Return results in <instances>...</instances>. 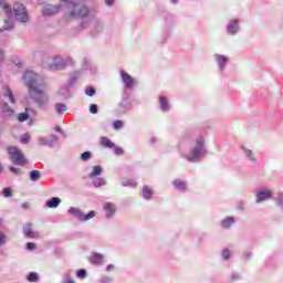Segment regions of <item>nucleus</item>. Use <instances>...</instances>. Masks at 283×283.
Here are the masks:
<instances>
[{"label":"nucleus","instance_id":"f257e3e1","mask_svg":"<svg viewBox=\"0 0 283 283\" xmlns=\"http://www.w3.org/2000/svg\"><path fill=\"white\" fill-rule=\"evenodd\" d=\"M38 76L32 71H25L23 80L29 90V94L39 107L48 105V95H45V87L36 81Z\"/></svg>","mask_w":283,"mask_h":283},{"label":"nucleus","instance_id":"f03ea898","mask_svg":"<svg viewBox=\"0 0 283 283\" xmlns=\"http://www.w3.org/2000/svg\"><path fill=\"white\" fill-rule=\"evenodd\" d=\"M66 17H72L73 19H85L90 17V8L85 3L78 0H72L64 6Z\"/></svg>","mask_w":283,"mask_h":283},{"label":"nucleus","instance_id":"7ed1b4c3","mask_svg":"<svg viewBox=\"0 0 283 283\" xmlns=\"http://www.w3.org/2000/svg\"><path fill=\"white\" fill-rule=\"evenodd\" d=\"M7 151L9 154L11 163H13L14 165H18L19 167H25V165H28V159H25V155H23V151L17 148V146L7 147Z\"/></svg>","mask_w":283,"mask_h":283},{"label":"nucleus","instance_id":"20e7f679","mask_svg":"<svg viewBox=\"0 0 283 283\" xmlns=\"http://www.w3.org/2000/svg\"><path fill=\"white\" fill-rule=\"evenodd\" d=\"M205 155V139L202 137H198L196 139V145L191 153L186 156L187 160L193 163V160H200Z\"/></svg>","mask_w":283,"mask_h":283},{"label":"nucleus","instance_id":"39448f33","mask_svg":"<svg viewBox=\"0 0 283 283\" xmlns=\"http://www.w3.org/2000/svg\"><path fill=\"white\" fill-rule=\"evenodd\" d=\"M69 213L71 216H75L77 220H81L82 222H87V220H92V218H96V211L91 210L87 214L83 213V210L71 207L69 209Z\"/></svg>","mask_w":283,"mask_h":283},{"label":"nucleus","instance_id":"423d86ee","mask_svg":"<svg viewBox=\"0 0 283 283\" xmlns=\"http://www.w3.org/2000/svg\"><path fill=\"white\" fill-rule=\"evenodd\" d=\"M67 65H72V59L67 57L66 60L61 59V56H55L53 63L50 64V70H65Z\"/></svg>","mask_w":283,"mask_h":283},{"label":"nucleus","instance_id":"0eeeda50","mask_svg":"<svg viewBox=\"0 0 283 283\" xmlns=\"http://www.w3.org/2000/svg\"><path fill=\"white\" fill-rule=\"evenodd\" d=\"M13 13L15 14V18L18 21H21L22 23H25L28 21V12L25 11V6L22 3H15L13 7Z\"/></svg>","mask_w":283,"mask_h":283},{"label":"nucleus","instance_id":"6e6552de","mask_svg":"<svg viewBox=\"0 0 283 283\" xmlns=\"http://www.w3.org/2000/svg\"><path fill=\"white\" fill-rule=\"evenodd\" d=\"M120 76H122V81L125 84V86L128 87V90H132V87H134V84H135L134 77L125 71L120 72Z\"/></svg>","mask_w":283,"mask_h":283},{"label":"nucleus","instance_id":"1a4fd4ad","mask_svg":"<svg viewBox=\"0 0 283 283\" xmlns=\"http://www.w3.org/2000/svg\"><path fill=\"white\" fill-rule=\"evenodd\" d=\"M23 233H24L25 238L36 239L40 237L39 232L32 231V223H27L23 227Z\"/></svg>","mask_w":283,"mask_h":283},{"label":"nucleus","instance_id":"9d476101","mask_svg":"<svg viewBox=\"0 0 283 283\" xmlns=\"http://www.w3.org/2000/svg\"><path fill=\"white\" fill-rule=\"evenodd\" d=\"M104 210L106 211V217L112 218L116 213V206L112 202L104 203Z\"/></svg>","mask_w":283,"mask_h":283},{"label":"nucleus","instance_id":"9b49d317","mask_svg":"<svg viewBox=\"0 0 283 283\" xmlns=\"http://www.w3.org/2000/svg\"><path fill=\"white\" fill-rule=\"evenodd\" d=\"M2 94H3V96H4L6 98H9V101H10L11 103H15L14 95L12 94V91L10 90V87L4 86V87L2 88Z\"/></svg>","mask_w":283,"mask_h":283},{"label":"nucleus","instance_id":"f8f14e48","mask_svg":"<svg viewBox=\"0 0 283 283\" xmlns=\"http://www.w3.org/2000/svg\"><path fill=\"white\" fill-rule=\"evenodd\" d=\"M271 192L270 191H261L256 195V202H264V200H269L271 198Z\"/></svg>","mask_w":283,"mask_h":283},{"label":"nucleus","instance_id":"ddd939ff","mask_svg":"<svg viewBox=\"0 0 283 283\" xmlns=\"http://www.w3.org/2000/svg\"><path fill=\"white\" fill-rule=\"evenodd\" d=\"M59 205H61V199L59 197H53L46 202V207H49V209H56Z\"/></svg>","mask_w":283,"mask_h":283},{"label":"nucleus","instance_id":"4468645a","mask_svg":"<svg viewBox=\"0 0 283 283\" xmlns=\"http://www.w3.org/2000/svg\"><path fill=\"white\" fill-rule=\"evenodd\" d=\"M99 143H101L102 147H106L108 149L114 148V142H112V139H109L107 137H101Z\"/></svg>","mask_w":283,"mask_h":283},{"label":"nucleus","instance_id":"2eb2a0df","mask_svg":"<svg viewBox=\"0 0 283 283\" xmlns=\"http://www.w3.org/2000/svg\"><path fill=\"white\" fill-rule=\"evenodd\" d=\"M159 103L161 105L163 112H169V101H167V97L159 96Z\"/></svg>","mask_w":283,"mask_h":283},{"label":"nucleus","instance_id":"dca6fc26","mask_svg":"<svg viewBox=\"0 0 283 283\" xmlns=\"http://www.w3.org/2000/svg\"><path fill=\"white\" fill-rule=\"evenodd\" d=\"M229 34H235L238 32V20H232L228 25Z\"/></svg>","mask_w":283,"mask_h":283},{"label":"nucleus","instance_id":"f3484780","mask_svg":"<svg viewBox=\"0 0 283 283\" xmlns=\"http://www.w3.org/2000/svg\"><path fill=\"white\" fill-rule=\"evenodd\" d=\"M60 8L57 6H48L45 9H44V13L45 14H56V12H59Z\"/></svg>","mask_w":283,"mask_h":283},{"label":"nucleus","instance_id":"a211bd4d","mask_svg":"<svg viewBox=\"0 0 283 283\" xmlns=\"http://www.w3.org/2000/svg\"><path fill=\"white\" fill-rule=\"evenodd\" d=\"M103 174V168L101 166H94L92 172L88 175V178H95V176H101Z\"/></svg>","mask_w":283,"mask_h":283},{"label":"nucleus","instance_id":"6ab92c4d","mask_svg":"<svg viewBox=\"0 0 283 283\" xmlns=\"http://www.w3.org/2000/svg\"><path fill=\"white\" fill-rule=\"evenodd\" d=\"M174 187H176V189H179L180 191H185V189H187V184L180 179H176L174 181Z\"/></svg>","mask_w":283,"mask_h":283},{"label":"nucleus","instance_id":"aec40b11","mask_svg":"<svg viewBox=\"0 0 283 283\" xmlns=\"http://www.w3.org/2000/svg\"><path fill=\"white\" fill-rule=\"evenodd\" d=\"M92 264H103V254L95 253L91 256Z\"/></svg>","mask_w":283,"mask_h":283},{"label":"nucleus","instance_id":"412c9836","mask_svg":"<svg viewBox=\"0 0 283 283\" xmlns=\"http://www.w3.org/2000/svg\"><path fill=\"white\" fill-rule=\"evenodd\" d=\"M2 112L6 114V116H12L14 114V111H12L8 103L2 104Z\"/></svg>","mask_w":283,"mask_h":283},{"label":"nucleus","instance_id":"4be33fe9","mask_svg":"<svg viewBox=\"0 0 283 283\" xmlns=\"http://www.w3.org/2000/svg\"><path fill=\"white\" fill-rule=\"evenodd\" d=\"M56 140H59V137L56 135H51L50 137L42 139V145H50V143H56Z\"/></svg>","mask_w":283,"mask_h":283},{"label":"nucleus","instance_id":"5701e85b","mask_svg":"<svg viewBox=\"0 0 283 283\" xmlns=\"http://www.w3.org/2000/svg\"><path fill=\"white\" fill-rule=\"evenodd\" d=\"M41 178V171H39V170H32L31 172H30V180L32 181V182H36V180H39Z\"/></svg>","mask_w":283,"mask_h":283},{"label":"nucleus","instance_id":"b1692460","mask_svg":"<svg viewBox=\"0 0 283 283\" xmlns=\"http://www.w3.org/2000/svg\"><path fill=\"white\" fill-rule=\"evenodd\" d=\"M233 222H234L233 218L228 217V218H226V219L222 221L221 227H222L223 229H229V228L231 227V224H233Z\"/></svg>","mask_w":283,"mask_h":283},{"label":"nucleus","instance_id":"393cba45","mask_svg":"<svg viewBox=\"0 0 283 283\" xmlns=\"http://www.w3.org/2000/svg\"><path fill=\"white\" fill-rule=\"evenodd\" d=\"M28 118H30V114H28V109H25L24 113L18 114L19 123H25V120H28Z\"/></svg>","mask_w":283,"mask_h":283},{"label":"nucleus","instance_id":"a878e982","mask_svg":"<svg viewBox=\"0 0 283 283\" xmlns=\"http://www.w3.org/2000/svg\"><path fill=\"white\" fill-rule=\"evenodd\" d=\"M143 196L146 200H150L151 198V189H149L147 186H144L143 188Z\"/></svg>","mask_w":283,"mask_h":283},{"label":"nucleus","instance_id":"bb28decb","mask_svg":"<svg viewBox=\"0 0 283 283\" xmlns=\"http://www.w3.org/2000/svg\"><path fill=\"white\" fill-rule=\"evenodd\" d=\"M227 57L222 56V55H217V62L219 67H224V65L227 64Z\"/></svg>","mask_w":283,"mask_h":283},{"label":"nucleus","instance_id":"cd10ccee","mask_svg":"<svg viewBox=\"0 0 283 283\" xmlns=\"http://www.w3.org/2000/svg\"><path fill=\"white\" fill-rule=\"evenodd\" d=\"M93 185H94V187H103V185H105V179L96 178V179H94Z\"/></svg>","mask_w":283,"mask_h":283},{"label":"nucleus","instance_id":"c85d7f7f","mask_svg":"<svg viewBox=\"0 0 283 283\" xmlns=\"http://www.w3.org/2000/svg\"><path fill=\"white\" fill-rule=\"evenodd\" d=\"M125 124L123 123V120H120V119H117V120H115L114 123H113V127H114V129H123V126H124Z\"/></svg>","mask_w":283,"mask_h":283},{"label":"nucleus","instance_id":"c756f323","mask_svg":"<svg viewBox=\"0 0 283 283\" xmlns=\"http://www.w3.org/2000/svg\"><path fill=\"white\" fill-rule=\"evenodd\" d=\"M55 109L57 114H63V112H65V104H62V103L56 104Z\"/></svg>","mask_w":283,"mask_h":283},{"label":"nucleus","instance_id":"7c9ffc66","mask_svg":"<svg viewBox=\"0 0 283 283\" xmlns=\"http://www.w3.org/2000/svg\"><path fill=\"white\" fill-rule=\"evenodd\" d=\"M20 143H22L23 145H28L30 143V135L29 134L22 135L20 138Z\"/></svg>","mask_w":283,"mask_h":283},{"label":"nucleus","instance_id":"2f4dec72","mask_svg":"<svg viewBox=\"0 0 283 283\" xmlns=\"http://www.w3.org/2000/svg\"><path fill=\"white\" fill-rule=\"evenodd\" d=\"M28 280H29L30 282H38L39 275L36 274V272H31V273L29 274Z\"/></svg>","mask_w":283,"mask_h":283},{"label":"nucleus","instance_id":"473e14b6","mask_svg":"<svg viewBox=\"0 0 283 283\" xmlns=\"http://www.w3.org/2000/svg\"><path fill=\"white\" fill-rule=\"evenodd\" d=\"M82 160H84V163H87V160H90V158H92V153L90 151H85L81 155Z\"/></svg>","mask_w":283,"mask_h":283},{"label":"nucleus","instance_id":"72a5a7b5","mask_svg":"<svg viewBox=\"0 0 283 283\" xmlns=\"http://www.w3.org/2000/svg\"><path fill=\"white\" fill-rule=\"evenodd\" d=\"M85 94H86L87 96H94V94H96V90H95L94 87H87V88L85 90Z\"/></svg>","mask_w":283,"mask_h":283},{"label":"nucleus","instance_id":"f704fd0d","mask_svg":"<svg viewBox=\"0 0 283 283\" xmlns=\"http://www.w3.org/2000/svg\"><path fill=\"white\" fill-rule=\"evenodd\" d=\"M124 187H137V182L135 180H127L124 184Z\"/></svg>","mask_w":283,"mask_h":283},{"label":"nucleus","instance_id":"c9c22d12","mask_svg":"<svg viewBox=\"0 0 283 283\" xmlns=\"http://www.w3.org/2000/svg\"><path fill=\"white\" fill-rule=\"evenodd\" d=\"M3 196H4V198H12V189L4 188L3 189Z\"/></svg>","mask_w":283,"mask_h":283},{"label":"nucleus","instance_id":"e433bc0d","mask_svg":"<svg viewBox=\"0 0 283 283\" xmlns=\"http://www.w3.org/2000/svg\"><path fill=\"white\" fill-rule=\"evenodd\" d=\"M91 114H98V106L96 104H92L90 106Z\"/></svg>","mask_w":283,"mask_h":283},{"label":"nucleus","instance_id":"4c0bfd02","mask_svg":"<svg viewBox=\"0 0 283 283\" xmlns=\"http://www.w3.org/2000/svg\"><path fill=\"white\" fill-rule=\"evenodd\" d=\"M9 170L12 172V174H15L17 176H19L21 174V168H15L13 166H10L9 167Z\"/></svg>","mask_w":283,"mask_h":283},{"label":"nucleus","instance_id":"58836bf2","mask_svg":"<svg viewBox=\"0 0 283 283\" xmlns=\"http://www.w3.org/2000/svg\"><path fill=\"white\" fill-rule=\"evenodd\" d=\"M27 249H28V251H34V249H36V244L33 242H28Z\"/></svg>","mask_w":283,"mask_h":283},{"label":"nucleus","instance_id":"ea45409f","mask_svg":"<svg viewBox=\"0 0 283 283\" xmlns=\"http://www.w3.org/2000/svg\"><path fill=\"white\" fill-rule=\"evenodd\" d=\"M4 30H12V21L11 20H6L4 21Z\"/></svg>","mask_w":283,"mask_h":283},{"label":"nucleus","instance_id":"a19ab883","mask_svg":"<svg viewBox=\"0 0 283 283\" xmlns=\"http://www.w3.org/2000/svg\"><path fill=\"white\" fill-rule=\"evenodd\" d=\"M87 275V272L84 269H81L77 271V277H85Z\"/></svg>","mask_w":283,"mask_h":283},{"label":"nucleus","instance_id":"79ce46f5","mask_svg":"<svg viewBox=\"0 0 283 283\" xmlns=\"http://www.w3.org/2000/svg\"><path fill=\"white\" fill-rule=\"evenodd\" d=\"M115 154H116V156H123L125 154V151L120 147H115Z\"/></svg>","mask_w":283,"mask_h":283},{"label":"nucleus","instance_id":"37998d69","mask_svg":"<svg viewBox=\"0 0 283 283\" xmlns=\"http://www.w3.org/2000/svg\"><path fill=\"white\" fill-rule=\"evenodd\" d=\"M223 260H229V258H231V252L229 250H223Z\"/></svg>","mask_w":283,"mask_h":283},{"label":"nucleus","instance_id":"c03bdc74","mask_svg":"<svg viewBox=\"0 0 283 283\" xmlns=\"http://www.w3.org/2000/svg\"><path fill=\"white\" fill-rule=\"evenodd\" d=\"M2 8L3 10H7V12H12V8H10V4L8 3H4Z\"/></svg>","mask_w":283,"mask_h":283},{"label":"nucleus","instance_id":"a18cd8bd","mask_svg":"<svg viewBox=\"0 0 283 283\" xmlns=\"http://www.w3.org/2000/svg\"><path fill=\"white\" fill-rule=\"evenodd\" d=\"M6 242V235L0 232V244H3Z\"/></svg>","mask_w":283,"mask_h":283},{"label":"nucleus","instance_id":"49530a36","mask_svg":"<svg viewBox=\"0 0 283 283\" xmlns=\"http://www.w3.org/2000/svg\"><path fill=\"white\" fill-rule=\"evenodd\" d=\"M106 6H114V0H105Z\"/></svg>","mask_w":283,"mask_h":283},{"label":"nucleus","instance_id":"de8ad7c7","mask_svg":"<svg viewBox=\"0 0 283 283\" xmlns=\"http://www.w3.org/2000/svg\"><path fill=\"white\" fill-rule=\"evenodd\" d=\"M61 2L64 3L63 4V9L65 10V6H67V3H70L71 1H69V0H61Z\"/></svg>","mask_w":283,"mask_h":283},{"label":"nucleus","instance_id":"09e8293b","mask_svg":"<svg viewBox=\"0 0 283 283\" xmlns=\"http://www.w3.org/2000/svg\"><path fill=\"white\" fill-rule=\"evenodd\" d=\"M23 209H30V203L29 202H25L22 205Z\"/></svg>","mask_w":283,"mask_h":283},{"label":"nucleus","instance_id":"8fccbe9b","mask_svg":"<svg viewBox=\"0 0 283 283\" xmlns=\"http://www.w3.org/2000/svg\"><path fill=\"white\" fill-rule=\"evenodd\" d=\"M0 61H3V51L0 49Z\"/></svg>","mask_w":283,"mask_h":283},{"label":"nucleus","instance_id":"3c124183","mask_svg":"<svg viewBox=\"0 0 283 283\" xmlns=\"http://www.w3.org/2000/svg\"><path fill=\"white\" fill-rule=\"evenodd\" d=\"M55 132H57L59 134H61V132H62V129H61V127H55Z\"/></svg>","mask_w":283,"mask_h":283},{"label":"nucleus","instance_id":"603ef678","mask_svg":"<svg viewBox=\"0 0 283 283\" xmlns=\"http://www.w3.org/2000/svg\"><path fill=\"white\" fill-rule=\"evenodd\" d=\"M112 269H114V265L109 264V265L107 266V271H112Z\"/></svg>","mask_w":283,"mask_h":283},{"label":"nucleus","instance_id":"864d4df0","mask_svg":"<svg viewBox=\"0 0 283 283\" xmlns=\"http://www.w3.org/2000/svg\"><path fill=\"white\" fill-rule=\"evenodd\" d=\"M15 63V65H18V67H21V65H22V63L21 62H14Z\"/></svg>","mask_w":283,"mask_h":283},{"label":"nucleus","instance_id":"5fc2aeb1","mask_svg":"<svg viewBox=\"0 0 283 283\" xmlns=\"http://www.w3.org/2000/svg\"><path fill=\"white\" fill-rule=\"evenodd\" d=\"M3 171V166L0 164V174Z\"/></svg>","mask_w":283,"mask_h":283},{"label":"nucleus","instance_id":"6e6d98bb","mask_svg":"<svg viewBox=\"0 0 283 283\" xmlns=\"http://www.w3.org/2000/svg\"><path fill=\"white\" fill-rule=\"evenodd\" d=\"M0 3H6V0H0Z\"/></svg>","mask_w":283,"mask_h":283},{"label":"nucleus","instance_id":"4d7b16f0","mask_svg":"<svg viewBox=\"0 0 283 283\" xmlns=\"http://www.w3.org/2000/svg\"><path fill=\"white\" fill-rule=\"evenodd\" d=\"M66 283H74L72 280H69Z\"/></svg>","mask_w":283,"mask_h":283},{"label":"nucleus","instance_id":"13d9d810","mask_svg":"<svg viewBox=\"0 0 283 283\" xmlns=\"http://www.w3.org/2000/svg\"><path fill=\"white\" fill-rule=\"evenodd\" d=\"M172 3H176V0H171Z\"/></svg>","mask_w":283,"mask_h":283}]
</instances>
